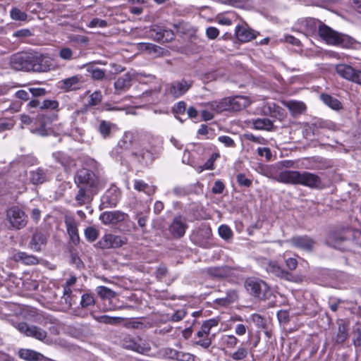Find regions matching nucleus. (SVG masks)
Returning a JSON list of instances; mask_svg holds the SVG:
<instances>
[{
    "mask_svg": "<svg viewBox=\"0 0 361 361\" xmlns=\"http://www.w3.org/2000/svg\"><path fill=\"white\" fill-rule=\"evenodd\" d=\"M318 34L328 44L349 49L355 48L357 44V42L353 37L338 32L324 23L320 24Z\"/></svg>",
    "mask_w": 361,
    "mask_h": 361,
    "instance_id": "nucleus-3",
    "label": "nucleus"
},
{
    "mask_svg": "<svg viewBox=\"0 0 361 361\" xmlns=\"http://www.w3.org/2000/svg\"><path fill=\"white\" fill-rule=\"evenodd\" d=\"M177 355V361H194L195 357L193 355L185 353L182 351H179L178 353H176Z\"/></svg>",
    "mask_w": 361,
    "mask_h": 361,
    "instance_id": "nucleus-57",
    "label": "nucleus"
},
{
    "mask_svg": "<svg viewBox=\"0 0 361 361\" xmlns=\"http://www.w3.org/2000/svg\"><path fill=\"white\" fill-rule=\"evenodd\" d=\"M134 188L140 192H144L148 195H151L155 192V187L149 185L141 180H135L134 182Z\"/></svg>",
    "mask_w": 361,
    "mask_h": 361,
    "instance_id": "nucleus-33",
    "label": "nucleus"
},
{
    "mask_svg": "<svg viewBox=\"0 0 361 361\" xmlns=\"http://www.w3.org/2000/svg\"><path fill=\"white\" fill-rule=\"evenodd\" d=\"M219 3L235 8H246L250 5V0H217Z\"/></svg>",
    "mask_w": 361,
    "mask_h": 361,
    "instance_id": "nucleus-40",
    "label": "nucleus"
},
{
    "mask_svg": "<svg viewBox=\"0 0 361 361\" xmlns=\"http://www.w3.org/2000/svg\"><path fill=\"white\" fill-rule=\"evenodd\" d=\"M65 224L71 240L73 242V243L78 244L80 241V238L78 235L77 223L73 219L68 218L66 219Z\"/></svg>",
    "mask_w": 361,
    "mask_h": 361,
    "instance_id": "nucleus-25",
    "label": "nucleus"
},
{
    "mask_svg": "<svg viewBox=\"0 0 361 361\" xmlns=\"http://www.w3.org/2000/svg\"><path fill=\"white\" fill-rule=\"evenodd\" d=\"M238 342V339L233 335H224L220 339L221 345L228 348H234Z\"/></svg>",
    "mask_w": 361,
    "mask_h": 361,
    "instance_id": "nucleus-35",
    "label": "nucleus"
},
{
    "mask_svg": "<svg viewBox=\"0 0 361 361\" xmlns=\"http://www.w3.org/2000/svg\"><path fill=\"white\" fill-rule=\"evenodd\" d=\"M85 235L88 241L93 242L97 238L98 232L93 227H87L85 230Z\"/></svg>",
    "mask_w": 361,
    "mask_h": 361,
    "instance_id": "nucleus-54",
    "label": "nucleus"
},
{
    "mask_svg": "<svg viewBox=\"0 0 361 361\" xmlns=\"http://www.w3.org/2000/svg\"><path fill=\"white\" fill-rule=\"evenodd\" d=\"M285 105L293 115L301 114L306 110V105L299 101H288Z\"/></svg>",
    "mask_w": 361,
    "mask_h": 361,
    "instance_id": "nucleus-28",
    "label": "nucleus"
},
{
    "mask_svg": "<svg viewBox=\"0 0 361 361\" xmlns=\"http://www.w3.org/2000/svg\"><path fill=\"white\" fill-rule=\"evenodd\" d=\"M138 49L140 51H145L148 54H154V56H158L162 53V49L160 47L151 43H140L138 44Z\"/></svg>",
    "mask_w": 361,
    "mask_h": 361,
    "instance_id": "nucleus-30",
    "label": "nucleus"
},
{
    "mask_svg": "<svg viewBox=\"0 0 361 361\" xmlns=\"http://www.w3.org/2000/svg\"><path fill=\"white\" fill-rule=\"evenodd\" d=\"M136 342H137V341L135 339L126 338L123 341V345L125 348L132 350H134L136 352V348H137Z\"/></svg>",
    "mask_w": 361,
    "mask_h": 361,
    "instance_id": "nucleus-60",
    "label": "nucleus"
},
{
    "mask_svg": "<svg viewBox=\"0 0 361 361\" xmlns=\"http://www.w3.org/2000/svg\"><path fill=\"white\" fill-rule=\"evenodd\" d=\"M206 35L211 39H216L219 35V30L215 27H209L206 30Z\"/></svg>",
    "mask_w": 361,
    "mask_h": 361,
    "instance_id": "nucleus-62",
    "label": "nucleus"
},
{
    "mask_svg": "<svg viewBox=\"0 0 361 361\" xmlns=\"http://www.w3.org/2000/svg\"><path fill=\"white\" fill-rule=\"evenodd\" d=\"M10 16L14 20L25 21L27 14L17 7H13L10 11Z\"/></svg>",
    "mask_w": 361,
    "mask_h": 361,
    "instance_id": "nucleus-43",
    "label": "nucleus"
},
{
    "mask_svg": "<svg viewBox=\"0 0 361 361\" xmlns=\"http://www.w3.org/2000/svg\"><path fill=\"white\" fill-rule=\"evenodd\" d=\"M82 76L74 75L68 78H66L61 80V88L65 91H71L75 88V86L78 85L81 80Z\"/></svg>",
    "mask_w": 361,
    "mask_h": 361,
    "instance_id": "nucleus-31",
    "label": "nucleus"
},
{
    "mask_svg": "<svg viewBox=\"0 0 361 361\" xmlns=\"http://www.w3.org/2000/svg\"><path fill=\"white\" fill-rule=\"evenodd\" d=\"M93 318L99 323L109 325H116L123 321L122 317H110L109 315L93 316Z\"/></svg>",
    "mask_w": 361,
    "mask_h": 361,
    "instance_id": "nucleus-32",
    "label": "nucleus"
},
{
    "mask_svg": "<svg viewBox=\"0 0 361 361\" xmlns=\"http://www.w3.org/2000/svg\"><path fill=\"white\" fill-rule=\"evenodd\" d=\"M19 355L21 358L27 360H39L42 355L34 350L29 349H22L19 351Z\"/></svg>",
    "mask_w": 361,
    "mask_h": 361,
    "instance_id": "nucleus-36",
    "label": "nucleus"
},
{
    "mask_svg": "<svg viewBox=\"0 0 361 361\" xmlns=\"http://www.w3.org/2000/svg\"><path fill=\"white\" fill-rule=\"evenodd\" d=\"M136 345V352L141 354H148L151 350L149 343L140 338L137 340Z\"/></svg>",
    "mask_w": 361,
    "mask_h": 361,
    "instance_id": "nucleus-44",
    "label": "nucleus"
},
{
    "mask_svg": "<svg viewBox=\"0 0 361 361\" xmlns=\"http://www.w3.org/2000/svg\"><path fill=\"white\" fill-rule=\"evenodd\" d=\"M192 86V82L181 80L171 82L168 85V92L174 97H179L184 94Z\"/></svg>",
    "mask_w": 361,
    "mask_h": 361,
    "instance_id": "nucleus-14",
    "label": "nucleus"
},
{
    "mask_svg": "<svg viewBox=\"0 0 361 361\" xmlns=\"http://www.w3.org/2000/svg\"><path fill=\"white\" fill-rule=\"evenodd\" d=\"M32 35V32L29 29H21L13 32V36L20 39H24Z\"/></svg>",
    "mask_w": 361,
    "mask_h": 361,
    "instance_id": "nucleus-59",
    "label": "nucleus"
},
{
    "mask_svg": "<svg viewBox=\"0 0 361 361\" xmlns=\"http://www.w3.org/2000/svg\"><path fill=\"white\" fill-rule=\"evenodd\" d=\"M157 34L158 35V39H165V40L166 41L172 40L174 37V34L171 30L165 29H159V30L157 31Z\"/></svg>",
    "mask_w": 361,
    "mask_h": 361,
    "instance_id": "nucleus-50",
    "label": "nucleus"
},
{
    "mask_svg": "<svg viewBox=\"0 0 361 361\" xmlns=\"http://www.w3.org/2000/svg\"><path fill=\"white\" fill-rule=\"evenodd\" d=\"M228 355L235 361H242L248 355V350L245 347H239L235 352Z\"/></svg>",
    "mask_w": 361,
    "mask_h": 361,
    "instance_id": "nucleus-42",
    "label": "nucleus"
},
{
    "mask_svg": "<svg viewBox=\"0 0 361 361\" xmlns=\"http://www.w3.org/2000/svg\"><path fill=\"white\" fill-rule=\"evenodd\" d=\"M219 234L224 240H228L232 237L233 232L228 226L221 225L219 228Z\"/></svg>",
    "mask_w": 361,
    "mask_h": 361,
    "instance_id": "nucleus-51",
    "label": "nucleus"
},
{
    "mask_svg": "<svg viewBox=\"0 0 361 361\" xmlns=\"http://www.w3.org/2000/svg\"><path fill=\"white\" fill-rule=\"evenodd\" d=\"M30 179L33 184L39 185L48 180L49 176L47 171L43 169L38 168L35 171H30Z\"/></svg>",
    "mask_w": 361,
    "mask_h": 361,
    "instance_id": "nucleus-26",
    "label": "nucleus"
},
{
    "mask_svg": "<svg viewBox=\"0 0 361 361\" xmlns=\"http://www.w3.org/2000/svg\"><path fill=\"white\" fill-rule=\"evenodd\" d=\"M137 74L140 75V77L133 76L134 80H136L140 83L147 84V82H152L155 80V76L151 74H145L143 73L137 72Z\"/></svg>",
    "mask_w": 361,
    "mask_h": 361,
    "instance_id": "nucleus-52",
    "label": "nucleus"
},
{
    "mask_svg": "<svg viewBox=\"0 0 361 361\" xmlns=\"http://www.w3.org/2000/svg\"><path fill=\"white\" fill-rule=\"evenodd\" d=\"M207 272L214 278L221 279L232 276L233 269L228 266L214 267L208 268Z\"/></svg>",
    "mask_w": 361,
    "mask_h": 361,
    "instance_id": "nucleus-20",
    "label": "nucleus"
},
{
    "mask_svg": "<svg viewBox=\"0 0 361 361\" xmlns=\"http://www.w3.org/2000/svg\"><path fill=\"white\" fill-rule=\"evenodd\" d=\"M237 39L241 42H250L257 37V32L247 25H238L235 32Z\"/></svg>",
    "mask_w": 361,
    "mask_h": 361,
    "instance_id": "nucleus-19",
    "label": "nucleus"
},
{
    "mask_svg": "<svg viewBox=\"0 0 361 361\" xmlns=\"http://www.w3.org/2000/svg\"><path fill=\"white\" fill-rule=\"evenodd\" d=\"M13 259L17 262H22L26 265H35L39 263L37 257L32 255H28L25 252H17L13 257Z\"/></svg>",
    "mask_w": 361,
    "mask_h": 361,
    "instance_id": "nucleus-24",
    "label": "nucleus"
},
{
    "mask_svg": "<svg viewBox=\"0 0 361 361\" xmlns=\"http://www.w3.org/2000/svg\"><path fill=\"white\" fill-rule=\"evenodd\" d=\"M87 71L90 73L92 78L95 80H102L106 77L105 71L98 68H89Z\"/></svg>",
    "mask_w": 361,
    "mask_h": 361,
    "instance_id": "nucleus-45",
    "label": "nucleus"
},
{
    "mask_svg": "<svg viewBox=\"0 0 361 361\" xmlns=\"http://www.w3.org/2000/svg\"><path fill=\"white\" fill-rule=\"evenodd\" d=\"M298 185H302L310 188H319L322 185V180L317 175L302 171L299 173Z\"/></svg>",
    "mask_w": 361,
    "mask_h": 361,
    "instance_id": "nucleus-12",
    "label": "nucleus"
},
{
    "mask_svg": "<svg viewBox=\"0 0 361 361\" xmlns=\"http://www.w3.org/2000/svg\"><path fill=\"white\" fill-rule=\"evenodd\" d=\"M127 239L125 237L106 234L99 242L98 245L102 249L119 247L126 244Z\"/></svg>",
    "mask_w": 361,
    "mask_h": 361,
    "instance_id": "nucleus-11",
    "label": "nucleus"
},
{
    "mask_svg": "<svg viewBox=\"0 0 361 361\" xmlns=\"http://www.w3.org/2000/svg\"><path fill=\"white\" fill-rule=\"evenodd\" d=\"M187 228L188 225L185 218L179 216L173 219L169 230L173 238H180L185 235Z\"/></svg>",
    "mask_w": 361,
    "mask_h": 361,
    "instance_id": "nucleus-13",
    "label": "nucleus"
},
{
    "mask_svg": "<svg viewBox=\"0 0 361 361\" xmlns=\"http://www.w3.org/2000/svg\"><path fill=\"white\" fill-rule=\"evenodd\" d=\"M238 299V295L235 290H228L226 292V296L218 299V302L221 305H228L235 302Z\"/></svg>",
    "mask_w": 361,
    "mask_h": 361,
    "instance_id": "nucleus-37",
    "label": "nucleus"
},
{
    "mask_svg": "<svg viewBox=\"0 0 361 361\" xmlns=\"http://www.w3.org/2000/svg\"><path fill=\"white\" fill-rule=\"evenodd\" d=\"M115 126L114 124L109 121H101L98 127V130L103 138H107L110 136L112 128Z\"/></svg>",
    "mask_w": 361,
    "mask_h": 361,
    "instance_id": "nucleus-34",
    "label": "nucleus"
},
{
    "mask_svg": "<svg viewBox=\"0 0 361 361\" xmlns=\"http://www.w3.org/2000/svg\"><path fill=\"white\" fill-rule=\"evenodd\" d=\"M47 242V234L44 231L37 229L30 239L28 247L34 252H39L42 250V247L46 245Z\"/></svg>",
    "mask_w": 361,
    "mask_h": 361,
    "instance_id": "nucleus-15",
    "label": "nucleus"
},
{
    "mask_svg": "<svg viewBox=\"0 0 361 361\" xmlns=\"http://www.w3.org/2000/svg\"><path fill=\"white\" fill-rule=\"evenodd\" d=\"M13 325L21 334L41 341H44L47 336L46 331L35 325L25 322L13 323Z\"/></svg>",
    "mask_w": 361,
    "mask_h": 361,
    "instance_id": "nucleus-8",
    "label": "nucleus"
},
{
    "mask_svg": "<svg viewBox=\"0 0 361 361\" xmlns=\"http://www.w3.org/2000/svg\"><path fill=\"white\" fill-rule=\"evenodd\" d=\"M132 155L140 163L148 164L154 159V155L150 149L140 148L132 153Z\"/></svg>",
    "mask_w": 361,
    "mask_h": 361,
    "instance_id": "nucleus-22",
    "label": "nucleus"
},
{
    "mask_svg": "<svg viewBox=\"0 0 361 361\" xmlns=\"http://www.w3.org/2000/svg\"><path fill=\"white\" fill-rule=\"evenodd\" d=\"M225 188V185L221 180H216L212 191L214 194H221Z\"/></svg>",
    "mask_w": 361,
    "mask_h": 361,
    "instance_id": "nucleus-61",
    "label": "nucleus"
},
{
    "mask_svg": "<svg viewBox=\"0 0 361 361\" xmlns=\"http://www.w3.org/2000/svg\"><path fill=\"white\" fill-rule=\"evenodd\" d=\"M59 56L63 60L70 61L73 59V52L69 47H63L60 49Z\"/></svg>",
    "mask_w": 361,
    "mask_h": 361,
    "instance_id": "nucleus-53",
    "label": "nucleus"
},
{
    "mask_svg": "<svg viewBox=\"0 0 361 361\" xmlns=\"http://www.w3.org/2000/svg\"><path fill=\"white\" fill-rule=\"evenodd\" d=\"M336 73L344 79L361 85V71L341 63L336 66Z\"/></svg>",
    "mask_w": 361,
    "mask_h": 361,
    "instance_id": "nucleus-9",
    "label": "nucleus"
},
{
    "mask_svg": "<svg viewBox=\"0 0 361 361\" xmlns=\"http://www.w3.org/2000/svg\"><path fill=\"white\" fill-rule=\"evenodd\" d=\"M126 214L120 211L104 212L100 215V220L104 224H116L125 220Z\"/></svg>",
    "mask_w": 361,
    "mask_h": 361,
    "instance_id": "nucleus-18",
    "label": "nucleus"
},
{
    "mask_svg": "<svg viewBox=\"0 0 361 361\" xmlns=\"http://www.w3.org/2000/svg\"><path fill=\"white\" fill-rule=\"evenodd\" d=\"M59 107V102L56 100L46 99L42 102L40 106L41 109H51L55 110Z\"/></svg>",
    "mask_w": 361,
    "mask_h": 361,
    "instance_id": "nucleus-55",
    "label": "nucleus"
},
{
    "mask_svg": "<svg viewBox=\"0 0 361 361\" xmlns=\"http://www.w3.org/2000/svg\"><path fill=\"white\" fill-rule=\"evenodd\" d=\"M244 286L249 294L259 299L265 300L271 295L269 287L261 279L248 278Z\"/></svg>",
    "mask_w": 361,
    "mask_h": 361,
    "instance_id": "nucleus-6",
    "label": "nucleus"
},
{
    "mask_svg": "<svg viewBox=\"0 0 361 361\" xmlns=\"http://www.w3.org/2000/svg\"><path fill=\"white\" fill-rule=\"evenodd\" d=\"M254 128L270 131L274 128L273 122L267 118H257L253 120Z\"/></svg>",
    "mask_w": 361,
    "mask_h": 361,
    "instance_id": "nucleus-29",
    "label": "nucleus"
},
{
    "mask_svg": "<svg viewBox=\"0 0 361 361\" xmlns=\"http://www.w3.org/2000/svg\"><path fill=\"white\" fill-rule=\"evenodd\" d=\"M238 184L241 186L250 187L252 184V180L247 178L246 176L243 173H239L236 177Z\"/></svg>",
    "mask_w": 361,
    "mask_h": 361,
    "instance_id": "nucleus-58",
    "label": "nucleus"
},
{
    "mask_svg": "<svg viewBox=\"0 0 361 361\" xmlns=\"http://www.w3.org/2000/svg\"><path fill=\"white\" fill-rule=\"evenodd\" d=\"M133 76L140 77V75L137 72H128L123 75L119 77L114 82V87L116 92H125L128 90L132 85V80H134Z\"/></svg>",
    "mask_w": 361,
    "mask_h": 361,
    "instance_id": "nucleus-16",
    "label": "nucleus"
},
{
    "mask_svg": "<svg viewBox=\"0 0 361 361\" xmlns=\"http://www.w3.org/2000/svg\"><path fill=\"white\" fill-rule=\"evenodd\" d=\"M250 104V100L247 97L237 95L235 97H226L219 101H214L208 103L209 109L216 113H221L224 111H238Z\"/></svg>",
    "mask_w": 361,
    "mask_h": 361,
    "instance_id": "nucleus-4",
    "label": "nucleus"
},
{
    "mask_svg": "<svg viewBox=\"0 0 361 361\" xmlns=\"http://www.w3.org/2000/svg\"><path fill=\"white\" fill-rule=\"evenodd\" d=\"M8 64L16 71L43 73L53 68L52 59L44 54L18 52L9 57Z\"/></svg>",
    "mask_w": 361,
    "mask_h": 361,
    "instance_id": "nucleus-1",
    "label": "nucleus"
},
{
    "mask_svg": "<svg viewBox=\"0 0 361 361\" xmlns=\"http://www.w3.org/2000/svg\"><path fill=\"white\" fill-rule=\"evenodd\" d=\"M35 121L39 123V127H32L31 128V132L32 133L41 135L46 136L48 135L47 130L45 128V123L44 121V118L41 116H37L35 118Z\"/></svg>",
    "mask_w": 361,
    "mask_h": 361,
    "instance_id": "nucleus-39",
    "label": "nucleus"
},
{
    "mask_svg": "<svg viewBox=\"0 0 361 361\" xmlns=\"http://www.w3.org/2000/svg\"><path fill=\"white\" fill-rule=\"evenodd\" d=\"M107 22L97 18H93L88 24L89 27H107Z\"/></svg>",
    "mask_w": 361,
    "mask_h": 361,
    "instance_id": "nucleus-56",
    "label": "nucleus"
},
{
    "mask_svg": "<svg viewBox=\"0 0 361 361\" xmlns=\"http://www.w3.org/2000/svg\"><path fill=\"white\" fill-rule=\"evenodd\" d=\"M289 242L295 247L305 251H312L315 241L307 235L294 236L289 240Z\"/></svg>",
    "mask_w": 361,
    "mask_h": 361,
    "instance_id": "nucleus-17",
    "label": "nucleus"
},
{
    "mask_svg": "<svg viewBox=\"0 0 361 361\" xmlns=\"http://www.w3.org/2000/svg\"><path fill=\"white\" fill-rule=\"evenodd\" d=\"M320 99L326 106L334 110H339L342 108V104L340 101L328 94H321Z\"/></svg>",
    "mask_w": 361,
    "mask_h": 361,
    "instance_id": "nucleus-27",
    "label": "nucleus"
},
{
    "mask_svg": "<svg viewBox=\"0 0 361 361\" xmlns=\"http://www.w3.org/2000/svg\"><path fill=\"white\" fill-rule=\"evenodd\" d=\"M74 182L78 188L75 196L78 206L90 202L93 197L102 188L99 177L92 171L85 168L76 172Z\"/></svg>",
    "mask_w": 361,
    "mask_h": 361,
    "instance_id": "nucleus-2",
    "label": "nucleus"
},
{
    "mask_svg": "<svg viewBox=\"0 0 361 361\" xmlns=\"http://www.w3.org/2000/svg\"><path fill=\"white\" fill-rule=\"evenodd\" d=\"M320 24L322 22L314 18H310L306 21L307 32L309 33H314L317 30L319 32Z\"/></svg>",
    "mask_w": 361,
    "mask_h": 361,
    "instance_id": "nucleus-46",
    "label": "nucleus"
},
{
    "mask_svg": "<svg viewBox=\"0 0 361 361\" xmlns=\"http://www.w3.org/2000/svg\"><path fill=\"white\" fill-rule=\"evenodd\" d=\"M356 234L361 235V231L357 229H350L348 228H342L331 233L327 238L326 243L334 248L343 250L345 243L350 240L351 238H354Z\"/></svg>",
    "mask_w": 361,
    "mask_h": 361,
    "instance_id": "nucleus-5",
    "label": "nucleus"
},
{
    "mask_svg": "<svg viewBox=\"0 0 361 361\" xmlns=\"http://www.w3.org/2000/svg\"><path fill=\"white\" fill-rule=\"evenodd\" d=\"M97 294L102 299H111L116 297V293L104 286H98L96 289Z\"/></svg>",
    "mask_w": 361,
    "mask_h": 361,
    "instance_id": "nucleus-38",
    "label": "nucleus"
},
{
    "mask_svg": "<svg viewBox=\"0 0 361 361\" xmlns=\"http://www.w3.org/2000/svg\"><path fill=\"white\" fill-rule=\"evenodd\" d=\"M218 140L220 142L223 143L226 147H234L235 142L229 136H220L218 137Z\"/></svg>",
    "mask_w": 361,
    "mask_h": 361,
    "instance_id": "nucleus-63",
    "label": "nucleus"
},
{
    "mask_svg": "<svg viewBox=\"0 0 361 361\" xmlns=\"http://www.w3.org/2000/svg\"><path fill=\"white\" fill-rule=\"evenodd\" d=\"M212 231L209 227L202 226L198 228L192 234L193 240L198 245H203L204 240L209 238Z\"/></svg>",
    "mask_w": 361,
    "mask_h": 361,
    "instance_id": "nucleus-23",
    "label": "nucleus"
},
{
    "mask_svg": "<svg viewBox=\"0 0 361 361\" xmlns=\"http://www.w3.org/2000/svg\"><path fill=\"white\" fill-rule=\"evenodd\" d=\"M7 219L15 229H20L27 224V216L24 212L18 207H12L7 212Z\"/></svg>",
    "mask_w": 361,
    "mask_h": 361,
    "instance_id": "nucleus-10",
    "label": "nucleus"
},
{
    "mask_svg": "<svg viewBox=\"0 0 361 361\" xmlns=\"http://www.w3.org/2000/svg\"><path fill=\"white\" fill-rule=\"evenodd\" d=\"M257 153L261 157H265L266 159L269 161L271 159L272 154L271 150L268 147H259L257 149Z\"/></svg>",
    "mask_w": 361,
    "mask_h": 361,
    "instance_id": "nucleus-64",
    "label": "nucleus"
},
{
    "mask_svg": "<svg viewBox=\"0 0 361 361\" xmlns=\"http://www.w3.org/2000/svg\"><path fill=\"white\" fill-rule=\"evenodd\" d=\"M299 173L298 171H281L277 176L276 180L279 182L286 183V184H293V185H298V179H299Z\"/></svg>",
    "mask_w": 361,
    "mask_h": 361,
    "instance_id": "nucleus-21",
    "label": "nucleus"
},
{
    "mask_svg": "<svg viewBox=\"0 0 361 361\" xmlns=\"http://www.w3.org/2000/svg\"><path fill=\"white\" fill-rule=\"evenodd\" d=\"M94 298L92 294L85 293L82 295L80 305L82 307L94 305Z\"/></svg>",
    "mask_w": 361,
    "mask_h": 361,
    "instance_id": "nucleus-49",
    "label": "nucleus"
},
{
    "mask_svg": "<svg viewBox=\"0 0 361 361\" xmlns=\"http://www.w3.org/2000/svg\"><path fill=\"white\" fill-rule=\"evenodd\" d=\"M264 267L267 272L288 281L298 283L302 281V277L295 276L290 272L285 270L278 264L277 262L267 260L264 262Z\"/></svg>",
    "mask_w": 361,
    "mask_h": 361,
    "instance_id": "nucleus-7",
    "label": "nucleus"
},
{
    "mask_svg": "<svg viewBox=\"0 0 361 361\" xmlns=\"http://www.w3.org/2000/svg\"><path fill=\"white\" fill-rule=\"evenodd\" d=\"M68 39L71 42L83 45H87L89 42V38L84 35L72 34L68 36Z\"/></svg>",
    "mask_w": 361,
    "mask_h": 361,
    "instance_id": "nucleus-48",
    "label": "nucleus"
},
{
    "mask_svg": "<svg viewBox=\"0 0 361 361\" xmlns=\"http://www.w3.org/2000/svg\"><path fill=\"white\" fill-rule=\"evenodd\" d=\"M348 336L347 326L343 324H339L337 334L334 340L336 343H343L348 338Z\"/></svg>",
    "mask_w": 361,
    "mask_h": 361,
    "instance_id": "nucleus-41",
    "label": "nucleus"
},
{
    "mask_svg": "<svg viewBox=\"0 0 361 361\" xmlns=\"http://www.w3.org/2000/svg\"><path fill=\"white\" fill-rule=\"evenodd\" d=\"M102 101V94L99 90L94 91L89 97L88 105L93 106L99 104Z\"/></svg>",
    "mask_w": 361,
    "mask_h": 361,
    "instance_id": "nucleus-47",
    "label": "nucleus"
}]
</instances>
